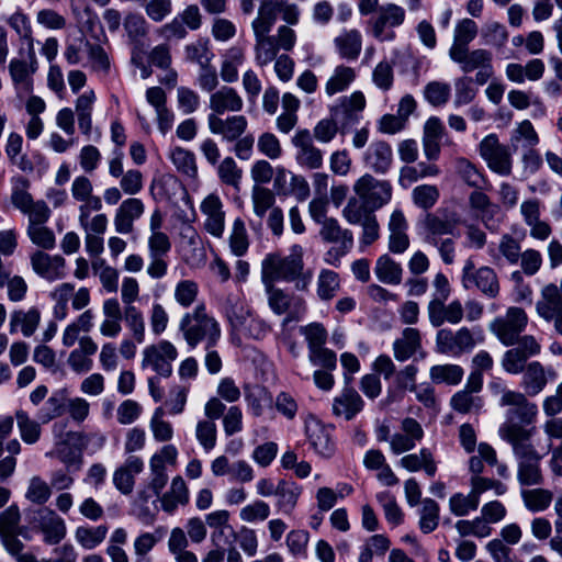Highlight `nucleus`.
<instances>
[{"label": "nucleus", "instance_id": "obj_59", "mask_svg": "<svg viewBox=\"0 0 562 562\" xmlns=\"http://www.w3.org/2000/svg\"><path fill=\"white\" fill-rule=\"evenodd\" d=\"M75 286L71 283L65 282L57 285L52 292L50 297L55 302L54 316L61 321L68 314V302L74 294Z\"/></svg>", "mask_w": 562, "mask_h": 562}, {"label": "nucleus", "instance_id": "obj_2", "mask_svg": "<svg viewBox=\"0 0 562 562\" xmlns=\"http://www.w3.org/2000/svg\"><path fill=\"white\" fill-rule=\"evenodd\" d=\"M504 407L507 409L498 428L499 437L512 445L517 457H538L530 440L539 412L537 404L518 392Z\"/></svg>", "mask_w": 562, "mask_h": 562}, {"label": "nucleus", "instance_id": "obj_24", "mask_svg": "<svg viewBox=\"0 0 562 562\" xmlns=\"http://www.w3.org/2000/svg\"><path fill=\"white\" fill-rule=\"evenodd\" d=\"M539 143V137L530 121H522L513 132L510 148L514 153H520L525 160H539L533 147Z\"/></svg>", "mask_w": 562, "mask_h": 562}, {"label": "nucleus", "instance_id": "obj_4", "mask_svg": "<svg viewBox=\"0 0 562 562\" xmlns=\"http://www.w3.org/2000/svg\"><path fill=\"white\" fill-rule=\"evenodd\" d=\"M179 329L191 349L199 344L215 347L222 336L218 322L206 312L204 305H198L192 312L186 313L180 319Z\"/></svg>", "mask_w": 562, "mask_h": 562}, {"label": "nucleus", "instance_id": "obj_41", "mask_svg": "<svg viewBox=\"0 0 562 562\" xmlns=\"http://www.w3.org/2000/svg\"><path fill=\"white\" fill-rule=\"evenodd\" d=\"M464 375L461 366L454 363L436 364L429 369V379L435 384L458 385Z\"/></svg>", "mask_w": 562, "mask_h": 562}, {"label": "nucleus", "instance_id": "obj_39", "mask_svg": "<svg viewBox=\"0 0 562 562\" xmlns=\"http://www.w3.org/2000/svg\"><path fill=\"white\" fill-rule=\"evenodd\" d=\"M300 494L301 487L296 483L285 480L279 481L274 494L278 509L285 515H290L296 506Z\"/></svg>", "mask_w": 562, "mask_h": 562}, {"label": "nucleus", "instance_id": "obj_46", "mask_svg": "<svg viewBox=\"0 0 562 562\" xmlns=\"http://www.w3.org/2000/svg\"><path fill=\"white\" fill-rule=\"evenodd\" d=\"M88 65L91 70L101 76H106L111 69V60L105 49L95 43H86Z\"/></svg>", "mask_w": 562, "mask_h": 562}, {"label": "nucleus", "instance_id": "obj_7", "mask_svg": "<svg viewBox=\"0 0 562 562\" xmlns=\"http://www.w3.org/2000/svg\"><path fill=\"white\" fill-rule=\"evenodd\" d=\"M482 341L483 336L480 330L475 334L468 327H461L457 331L442 328L436 334V351L450 357H459L464 352H470Z\"/></svg>", "mask_w": 562, "mask_h": 562}, {"label": "nucleus", "instance_id": "obj_13", "mask_svg": "<svg viewBox=\"0 0 562 562\" xmlns=\"http://www.w3.org/2000/svg\"><path fill=\"white\" fill-rule=\"evenodd\" d=\"M352 189L358 198L374 211L386 205L391 201L393 192L387 180L376 179L370 173H364L356 180Z\"/></svg>", "mask_w": 562, "mask_h": 562}, {"label": "nucleus", "instance_id": "obj_10", "mask_svg": "<svg viewBox=\"0 0 562 562\" xmlns=\"http://www.w3.org/2000/svg\"><path fill=\"white\" fill-rule=\"evenodd\" d=\"M503 353L501 367L506 373L513 375L522 373L528 366V360L541 352V345L532 335H524Z\"/></svg>", "mask_w": 562, "mask_h": 562}, {"label": "nucleus", "instance_id": "obj_63", "mask_svg": "<svg viewBox=\"0 0 562 562\" xmlns=\"http://www.w3.org/2000/svg\"><path fill=\"white\" fill-rule=\"evenodd\" d=\"M52 495L50 485L42 477L35 475L29 481L25 498L32 504L44 505Z\"/></svg>", "mask_w": 562, "mask_h": 562}, {"label": "nucleus", "instance_id": "obj_26", "mask_svg": "<svg viewBox=\"0 0 562 562\" xmlns=\"http://www.w3.org/2000/svg\"><path fill=\"white\" fill-rule=\"evenodd\" d=\"M145 211V205L140 199L128 198L124 200L115 211L114 228L119 234H131L134 231V222L138 220Z\"/></svg>", "mask_w": 562, "mask_h": 562}, {"label": "nucleus", "instance_id": "obj_50", "mask_svg": "<svg viewBox=\"0 0 562 562\" xmlns=\"http://www.w3.org/2000/svg\"><path fill=\"white\" fill-rule=\"evenodd\" d=\"M450 406L460 414L477 413L483 407V400L479 395L460 390L450 398Z\"/></svg>", "mask_w": 562, "mask_h": 562}, {"label": "nucleus", "instance_id": "obj_18", "mask_svg": "<svg viewBox=\"0 0 562 562\" xmlns=\"http://www.w3.org/2000/svg\"><path fill=\"white\" fill-rule=\"evenodd\" d=\"M295 148V161L308 170L319 169L323 166V151L314 145L308 130H299L291 139Z\"/></svg>", "mask_w": 562, "mask_h": 562}, {"label": "nucleus", "instance_id": "obj_11", "mask_svg": "<svg viewBox=\"0 0 562 562\" xmlns=\"http://www.w3.org/2000/svg\"><path fill=\"white\" fill-rule=\"evenodd\" d=\"M178 357L176 346L168 340L145 347L142 351V369H150L161 378H169L172 373V362Z\"/></svg>", "mask_w": 562, "mask_h": 562}, {"label": "nucleus", "instance_id": "obj_21", "mask_svg": "<svg viewBox=\"0 0 562 562\" xmlns=\"http://www.w3.org/2000/svg\"><path fill=\"white\" fill-rule=\"evenodd\" d=\"M31 265L36 274L53 282L65 277V259L59 255L50 256L37 250L31 256Z\"/></svg>", "mask_w": 562, "mask_h": 562}, {"label": "nucleus", "instance_id": "obj_53", "mask_svg": "<svg viewBox=\"0 0 562 562\" xmlns=\"http://www.w3.org/2000/svg\"><path fill=\"white\" fill-rule=\"evenodd\" d=\"M127 328L137 344L145 341V319L142 311L135 305H126L123 308V317Z\"/></svg>", "mask_w": 562, "mask_h": 562}, {"label": "nucleus", "instance_id": "obj_55", "mask_svg": "<svg viewBox=\"0 0 562 562\" xmlns=\"http://www.w3.org/2000/svg\"><path fill=\"white\" fill-rule=\"evenodd\" d=\"M439 512V505L432 498H425L422 501L418 525L424 533H430L438 527Z\"/></svg>", "mask_w": 562, "mask_h": 562}, {"label": "nucleus", "instance_id": "obj_58", "mask_svg": "<svg viewBox=\"0 0 562 562\" xmlns=\"http://www.w3.org/2000/svg\"><path fill=\"white\" fill-rule=\"evenodd\" d=\"M338 274L329 269H322L317 277V296L322 301H330L339 290Z\"/></svg>", "mask_w": 562, "mask_h": 562}, {"label": "nucleus", "instance_id": "obj_29", "mask_svg": "<svg viewBox=\"0 0 562 562\" xmlns=\"http://www.w3.org/2000/svg\"><path fill=\"white\" fill-rule=\"evenodd\" d=\"M401 429L403 432L395 434L390 440L391 449L396 454L412 450L424 436L420 424L411 417L403 419Z\"/></svg>", "mask_w": 562, "mask_h": 562}, {"label": "nucleus", "instance_id": "obj_42", "mask_svg": "<svg viewBox=\"0 0 562 562\" xmlns=\"http://www.w3.org/2000/svg\"><path fill=\"white\" fill-rule=\"evenodd\" d=\"M169 158L178 172L190 179L196 178L198 166L193 151L177 146L170 150Z\"/></svg>", "mask_w": 562, "mask_h": 562}, {"label": "nucleus", "instance_id": "obj_8", "mask_svg": "<svg viewBox=\"0 0 562 562\" xmlns=\"http://www.w3.org/2000/svg\"><path fill=\"white\" fill-rule=\"evenodd\" d=\"M268 294V305L276 315H283L281 326L284 328L290 323L300 322L306 314L307 306L305 300L295 294L286 293L273 284L266 286Z\"/></svg>", "mask_w": 562, "mask_h": 562}, {"label": "nucleus", "instance_id": "obj_9", "mask_svg": "<svg viewBox=\"0 0 562 562\" xmlns=\"http://www.w3.org/2000/svg\"><path fill=\"white\" fill-rule=\"evenodd\" d=\"M226 316L235 330L246 337L262 340L271 331V326L258 315H255L243 304L234 303L226 307Z\"/></svg>", "mask_w": 562, "mask_h": 562}, {"label": "nucleus", "instance_id": "obj_3", "mask_svg": "<svg viewBox=\"0 0 562 562\" xmlns=\"http://www.w3.org/2000/svg\"><path fill=\"white\" fill-rule=\"evenodd\" d=\"M304 248L301 245H292L288 256L269 254L261 262V279L266 286L276 281H295V288L306 291L312 282L313 272L304 271Z\"/></svg>", "mask_w": 562, "mask_h": 562}, {"label": "nucleus", "instance_id": "obj_23", "mask_svg": "<svg viewBox=\"0 0 562 562\" xmlns=\"http://www.w3.org/2000/svg\"><path fill=\"white\" fill-rule=\"evenodd\" d=\"M458 221L446 215L436 213H427L420 221L424 231V239L427 244L436 243L443 236L454 235Z\"/></svg>", "mask_w": 562, "mask_h": 562}, {"label": "nucleus", "instance_id": "obj_1", "mask_svg": "<svg viewBox=\"0 0 562 562\" xmlns=\"http://www.w3.org/2000/svg\"><path fill=\"white\" fill-rule=\"evenodd\" d=\"M279 15L286 24L296 25L301 11L299 5L290 0H262L257 16L251 23L255 36V61L259 67L267 66L279 56L274 38L269 35Z\"/></svg>", "mask_w": 562, "mask_h": 562}, {"label": "nucleus", "instance_id": "obj_16", "mask_svg": "<svg viewBox=\"0 0 562 562\" xmlns=\"http://www.w3.org/2000/svg\"><path fill=\"white\" fill-rule=\"evenodd\" d=\"M405 21V10L395 3H386L378 9L376 16L370 21L371 32L380 42H391L395 38L393 31L387 27H397Z\"/></svg>", "mask_w": 562, "mask_h": 562}, {"label": "nucleus", "instance_id": "obj_44", "mask_svg": "<svg viewBox=\"0 0 562 562\" xmlns=\"http://www.w3.org/2000/svg\"><path fill=\"white\" fill-rule=\"evenodd\" d=\"M143 470V462L140 459H135L126 465L117 469L113 476V482L116 488L123 494H130L134 487V477Z\"/></svg>", "mask_w": 562, "mask_h": 562}, {"label": "nucleus", "instance_id": "obj_52", "mask_svg": "<svg viewBox=\"0 0 562 562\" xmlns=\"http://www.w3.org/2000/svg\"><path fill=\"white\" fill-rule=\"evenodd\" d=\"M108 527H78L75 531L76 541L86 550H92L102 543L106 537Z\"/></svg>", "mask_w": 562, "mask_h": 562}, {"label": "nucleus", "instance_id": "obj_56", "mask_svg": "<svg viewBox=\"0 0 562 562\" xmlns=\"http://www.w3.org/2000/svg\"><path fill=\"white\" fill-rule=\"evenodd\" d=\"M11 182V202L15 209L23 213L34 202L29 192L30 181L26 178L19 176L12 178Z\"/></svg>", "mask_w": 562, "mask_h": 562}, {"label": "nucleus", "instance_id": "obj_51", "mask_svg": "<svg viewBox=\"0 0 562 562\" xmlns=\"http://www.w3.org/2000/svg\"><path fill=\"white\" fill-rule=\"evenodd\" d=\"M342 216L351 225H361L369 217L374 216V210H371V206L362 200L351 198L342 210Z\"/></svg>", "mask_w": 562, "mask_h": 562}, {"label": "nucleus", "instance_id": "obj_60", "mask_svg": "<svg viewBox=\"0 0 562 562\" xmlns=\"http://www.w3.org/2000/svg\"><path fill=\"white\" fill-rule=\"evenodd\" d=\"M521 497L525 506L533 513L546 510L553 498L550 491L543 488L522 490Z\"/></svg>", "mask_w": 562, "mask_h": 562}, {"label": "nucleus", "instance_id": "obj_15", "mask_svg": "<svg viewBox=\"0 0 562 562\" xmlns=\"http://www.w3.org/2000/svg\"><path fill=\"white\" fill-rule=\"evenodd\" d=\"M479 151L491 170L501 176L510 175V151L506 146L499 143L495 134H488L481 140Z\"/></svg>", "mask_w": 562, "mask_h": 562}, {"label": "nucleus", "instance_id": "obj_40", "mask_svg": "<svg viewBox=\"0 0 562 562\" xmlns=\"http://www.w3.org/2000/svg\"><path fill=\"white\" fill-rule=\"evenodd\" d=\"M356 70L349 66L338 65L325 85V92L331 97L336 93L347 90L356 80Z\"/></svg>", "mask_w": 562, "mask_h": 562}, {"label": "nucleus", "instance_id": "obj_22", "mask_svg": "<svg viewBox=\"0 0 562 562\" xmlns=\"http://www.w3.org/2000/svg\"><path fill=\"white\" fill-rule=\"evenodd\" d=\"M244 108V100L236 89L222 86L210 95L209 114L222 116L224 113H238Z\"/></svg>", "mask_w": 562, "mask_h": 562}, {"label": "nucleus", "instance_id": "obj_57", "mask_svg": "<svg viewBox=\"0 0 562 562\" xmlns=\"http://www.w3.org/2000/svg\"><path fill=\"white\" fill-rule=\"evenodd\" d=\"M216 165L220 181L226 186L238 189L243 178V169L238 167L234 158L227 156Z\"/></svg>", "mask_w": 562, "mask_h": 562}, {"label": "nucleus", "instance_id": "obj_6", "mask_svg": "<svg viewBox=\"0 0 562 562\" xmlns=\"http://www.w3.org/2000/svg\"><path fill=\"white\" fill-rule=\"evenodd\" d=\"M528 325V315L519 306H510L504 315H499L491 322L488 328L504 346H514L522 336Z\"/></svg>", "mask_w": 562, "mask_h": 562}, {"label": "nucleus", "instance_id": "obj_28", "mask_svg": "<svg viewBox=\"0 0 562 562\" xmlns=\"http://www.w3.org/2000/svg\"><path fill=\"white\" fill-rule=\"evenodd\" d=\"M364 165L378 175H385L393 162V151L384 140H374L363 155Z\"/></svg>", "mask_w": 562, "mask_h": 562}, {"label": "nucleus", "instance_id": "obj_45", "mask_svg": "<svg viewBox=\"0 0 562 562\" xmlns=\"http://www.w3.org/2000/svg\"><path fill=\"white\" fill-rule=\"evenodd\" d=\"M477 31V25L473 20L465 18L458 21L454 26L453 42L449 52L469 47V44L476 37Z\"/></svg>", "mask_w": 562, "mask_h": 562}, {"label": "nucleus", "instance_id": "obj_54", "mask_svg": "<svg viewBox=\"0 0 562 562\" xmlns=\"http://www.w3.org/2000/svg\"><path fill=\"white\" fill-rule=\"evenodd\" d=\"M15 419L22 440L27 445L35 443L41 436L40 423L31 418L23 409H18L15 412Z\"/></svg>", "mask_w": 562, "mask_h": 562}, {"label": "nucleus", "instance_id": "obj_47", "mask_svg": "<svg viewBox=\"0 0 562 562\" xmlns=\"http://www.w3.org/2000/svg\"><path fill=\"white\" fill-rule=\"evenodd\" d=\"M321 225L319 235L325 241L353 246L352 233L349 229L341 228L336 218L329 217V220L325 221Z\"/></svg>", "mask_w": 562, "mask_h": 562}, {"label": "nucleus", "instance_id": "obj_20", "mask_svg": "<svg viewBox=\"0 0 562 562\" xmlns=\"http://www.w3.org/2000/svg\"><path fill=\"white\" fill-rule=\"evenodd\" d=\"M200 210L205 216L204 229L215 238H222L225 231V212L217 194L211 193L201 202Z\"/></svg>", "mask_w": 562, "mask_h": 562}, {"label": "nucleus", "instance_id": "obj_33", "mask_svg": "<svg viewBox=\"0 0 562 562\" xmlns=\"http://www.w3.org/2000/svg\"><path fill=\"white\" fill-rule=\"evenodd\" d=\"M41 322V313L36 307L27 311L14 310L10 314V334L21 331L24 337H31L37 329Z\"/></svg>", "mask_w": 562, "mask_h": 562}, {"label": "nucleus", "instance_id": "obj_62", "mask_svg": "<svg viewBox=\"0 0 562 562\" xmlns=\"http://www.w3.org/2000/svg\"><path fill=\"white\" fill-rule=\"evenodd\" d=\"M310 542V533L303 529L291 530L285 538V544L290 554L295 559H306Z\"/></svg>", "mask_w": 562, "mask_h": 562}, {"label": "nucleus", "instance_id": "obj_48", "mask_svg": "<svg viewBox=\"0 0 562 562\" xmlns=\"http://www.w3.org/2000/svg\"><path fill=\"white\" fill-rule=\"evenodd\" d=\"M439 173V169L435 165H429L426 162H419L417 166H405L400 170L398 183L403 188H407L412 183L418 181L419 179L427 177H435Z\"/></svg>", "mask_w": 562, "mask_h": 562}, {"label": "nucleus", "instance_id": "obj_12", "mask_svg": "<svg viewBox=\"0 0 562 562\" xmlns=\"http://www.w3.org/2000/svg\"><path fill=\"white\" fill-rule=\"evenodd\" d=\"M29 520L33 529L43 535V541L46 544H57L66 537L65 520L47 507L30 510Z\"/></svg>", "mask_w": 562, "mask_h": 562}, {"label": "nucleus", "instance_id": "obj_30", "mask_svg": "<svg viewBox=\"0 0 562 562\" xmlns=\"http://www.w3.org/2000/svg\"><path fill=\"white\" fill-rule=\"evenodd\" d=\"M555 373L546 369L539 361H531L522 372L521 386L527 395H538L546 387L549 379H554Z\"/></svg>", "mask_w": 562, "mask_h": 562}, {"label": "nucleus", "instance_id": "obj_19", "mask_svg": "<svg viewBox=\"0 0 562 562\" xmlns=\"http://www.w3.org/2000/svg\"><path fill=\"white\" fill-rule=\"evenodd\" d=\"M206 122L210 133L220 136L224 143H233L239 136H243L248 128V120L241 114L226 117L207 114Z\"/></svg>", "mask_w": 562, "mask_h": 562}, {"label": "nucleus", "instance_id": "obj_38", "mask_svg": "<svg viewBox=\"0 0 562 562\" xmlns=\"http://www.w3.org/2000/svg\"><path fill=\"white\" fill-rule=\"evenodd\" d=\"M189 502V491L184 480L176 476L168 492L161 495L160 505L164 512L172 514L178 506H184Z\"/></svg>", "mask_w": 562, "mask_h": 562}, {"label": "nucleus", "instance_id": "obj_64", "mask_svg": "<svg viewBox=\"0 0 562 562\" xmlns=\"http://www.w3.org/2000/svg\"><path fill=\"white\" fill-rule=\"evenodd\" d=\"M123 26L133 43L139 42L147 35L148 23L139 13L128 12L124 18Z\"/></svg>", "mask_w": 562, "mask_h": 562}, {"label": "nucleus", "instance_id": "obj_43", "mask_svg": "<svg viewBox=\"0 0 562 562\" xmlns=\"http://www.w3.org/2000/svg\"><path fill=\"white\" fill-rule=\"evenodd\" d=\"M374 273L382 283L400 284L402 281L403 269L401 265L393 260L389 255H382L375 262Z\"/></svg>", "mask_w": 562, "mask_h": 562}, {"label": "nucleus", "instance_id": "obj_35", "mask_svg": "<svg viewBox=\"0 0 562 562\" xmlns=\"http://www.w3.org/2000/svg\"><path fill=\"white\" fill-rule=\"evenodd\" d=\"M339 56L347 60H356L362 49V35L356 29L344 30L334 38Z\"/></svg>", "mask_w": 562, "mask_h": 562}, {"label": "nucleus", "instance_id": "obj_32", "mask_svg": "<svg viewBox=\"0 0 562 562\" xmlns=\"http://www.w3.org/2000/svg\"><path fill=\"white\" fill-rule=\"evenodd\" d=\"M450 59L460 66L464 74L472 72L492 61V54L483 48L469 50V47L449 52Z\"/></svg>", "mask_w": 562, "mask_h": 562}, {"label": "nucleus", "instance_id": "obj_17", "mask_svg": "<svg viewBox=\"0 0 562 562\" xmlns=\"http://www.w3.org/2000/svg\"><path fill=\"white\" fill-rule=\"evenodd\" d=\"M536 312L543 321L552 323L555 333L562 336V297L558 293L557 284L550 283L541 289Z\"/></svg>", "mask_w": 562, "mask_h": 562}, {"label": "nucleus", "instance_id": "obj_25", "mask_svg": "<svg viewBox=\"0 0 562 562\" xmlns=\"http://www.w3.org/2000/svg\"><path fill=\"white\" fill-rule=\"evenodd\" d=\"M352 378L346 375V386L339 395L334 398L333 412L336 416L351 420L363 408V400L359 393L350 386Z\"/></svg>", "mask_w": 562, "mask_h": 562}, {"label": "nucleus", "instance_id": "obj_49", "mask_svg": "<svg viewBox=\"0 0 562 562\" xmlns=\"http://www.w3.org/2000/svg\"><path fill=\"white\" fill-rule=\"evenodd\" d=\"M4 21L16 33L20 40L27 42V46L33 44L31 20L22 8L18 7Z\"/></svg>", "mask_w": 562, "mask_h": 562}, {"label": "nucleus", "instance_id": "obj_34", "mask_svg": "<svg viewBox=\"0 0 562 562\" xmlns=\"http://www.w3.org/2000/svg\"><path fill=\"white\" fill-rule=\"evenodd\" d=\"M422 350V337L417 328L406 327L402 336L393 342V355L397 361L404 362Z\"/></svg>", "mask_w": 562, "mask_h": 562}, {"label": "nucleus", "instance_id": "obj_27", "mask_svg": "<svg viewBox=\"0 0 562 562\" xmlns=\"http://www.w3.org/2000/svg\"><path fill=\"white\" fill-rule=\"evenodd\" d=\"M20 522L21 512L18 504L13 503L0 513V541L3 547L19 540V536L30 539Z\"/></svg>", "mask_w": 562, "mask_h": 562}, {"label": "nucleus", "instance_id": "obj_36", "mask_svg": "<svg viewBox=\"0 0 562 562\" xmlns=\"http://www.w3.org/2000/svg\"><path fill=\"white\" fill-rule=\"evenodd\" d=\"M95 100L94 91L87 90L75 101L74 114L77 116L80 132L86 136H90L92 132V112Z\"/></svg>", "mask_w": 562, "mask_h": 562}, {"label": "nucleus", "instance_id": "obj_37", "mask_svg": "<svg viewBox=\"0 0 562 562\" xmlns=\"http://www.w3.org/2000/svg\"><path fill=\"white\" fill-rule=\"evenodd\" d=\"M244 396L248 411L255 417H261L266 408L270 407L272 404L271 393L259 384L245 385Z\"/></svg>", "mask_w": 562, "mask_h": 562}, {"label": "nucleus", "instance_id": "obj_61", "mask_svg": "<svg viewBox=\"0 0 562 562\" xmlns=\"http://www.w3.org/2000/svg\"><path fill=\"white\" fill-rule=\"evenodd\" d=\"M249 247L248 235L244 221L240 217L235 218L229 235L231 251L237 256H244Z\"/></svg>", "mask_w": 562, "mask_h": 562}, {"label": "nucleus", "instance_id": "obj_31", "mask_svg": "<svg viewBox=\"0 0 562 562\" xmlns=\"http://www.w3.org/2000/svg\"><path fill=\"white\" fill-rule=\"evenodd\" d=\"M98 350V345L89 336L79 339V347L74 349L67 359L68 366L76 373H86L93 368V356Z\"/></svg>", "mask_w": 562, "mask_h": 562}, {"label": "nucleus", "instance_id": "obj_5", "mask_svg": "<svg viewBox=\"0 0 562 562\" xmlns=\"http://www.w3.org/2000/svg\"><path fill=\"white\" fill-rule=\"evenodd\" d=\"M461 285L465 290L476 289L487 299H495L501 284L495 270L488 266L475 267L473 258H468L461 271Z\"/></svg>", "mask_w": 562, "mask_h": 562}, {"label": "nucleus", "instance_id": "obj_14", "mask_svg": "<svg viewBox=\"0 0 562 562\" xmlns=\"http://www.w3.org/2000/svg\"><path fill=\"white\" fill-rule=\"evenodd\" d=\"M37 70L34 45L27 47L26 56L14 57L9 63V74L19 95L33 91V75Z\"/></svg>", "mask_w": 562, "mask_h": 562}]
</instances>
